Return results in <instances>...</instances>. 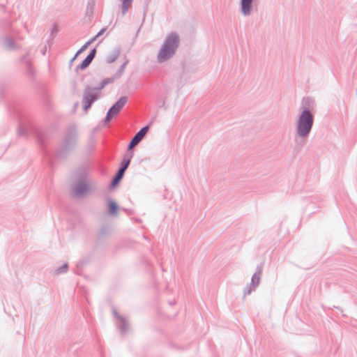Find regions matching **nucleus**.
Instances as JSON below:
<instances>
[{
    "label": "nucleus",
    "mask_w": 357,
    "mask_h": 357,
    "mask_svg": "<svg viewBox=\"0 0 357 357\" xmlns=\"http://www.w3.org/2000/svg\"><path fill=\"white\" fill-rule=\"evenodd\" d=\"M68 270V264L67 263H66L55 270V274L59 275V274L66 273H67Z\"/></svg>",
    "instance_id": "23"
},
{
    "label": "nucleus",
    "mask_w": 357,
    "mask_h": 357,
    "mask_svg": "<svg viewBox=\"0 0 357 357\" xmlns=\"http://www.w3.org/2000/svg\"><path fill=\"white\" fill-rule=\"evenodd\" d=\"M105 86H103L102 85V82H101L98 86H97V87H92V89H93V91H96L97 93L98 94L99 91H100L102 89H104Z\"/></svg>",
    "instance_id": "28"
},
{
    "label": "nucleus",
    "mask_w": 357,
    "mask_h": 357,
    "mask_svg": "<svg viewBox=\"0 0 357 357\" xmlns=\"http://www.w3.org/2000/svg\"><path fill=\"white\" fill-rule=\"evenodd\" d=\"M98 98V94L96 91H93L92 87L86 86L83 92L82 105L83 109L87 111L91 108L93 103Z\"/></svg>",
    "instance_id": "4"
},
{
    "label": "nucleus",
    "mask_w": 357,
    "mask_h": 357,
    "mask_svg": "<svg viewBox=\"0 0 357 357\" xmlns=\"http://www.w3.org/2000/svg\"><path fill=\"white\" fill-rule=\"evenodd\" d=\"M133 155H134L133 152H130V151L128 152V151H127V153L124 155V156L120 163V166H119V168L118 169V170L123 172L125 173V172L126 171V169H128V167H129V165L130 164V162H131V160H132Z\"/></svg>",
    "instance_id": "14"
},
{
    "label": "nucleus",
    "mask_w": 357,
    "mask_h": 357,
    "mask_svg": "<svg viewBox=\"0 0 357 357\" xmlns=\"http://www.w3.org/2000/svg\"><path fill=\"white\" fill-rule=\"evenodd\" d=\"M112 312L114 316L119 320L117 326L121 331V333H126L128 328L127 319L125 317L120 315L115 308H113Z\"/></svg>",
    "instance_id": "9"
},
{
    "label": "nucleus",
    "mask_w": 357,
    "mask_h": 357,
    "mask_svg": "<svg viewBox=\"0 0 357 357\" xmlns=\"http://www.w3.org/2000/svg\"><path fill=\"white\" fill-rule=\"evenodd\" d=\"M125 173L123 172L117 170L115 175L112 178L111 183H110V187L112 188H115L119 182L121 181L124 176Z\"/></svg>",
    "instance_id": "17"
},
{
    "label": "nucleus",
    "mask_w": 357,
    "mask_h": 357,
    "mask_svg": "<svg viewBox=\"0 0 357 357\" xmlns=\"http://www.w3.org/2000/svg\"><path fill=\"white\" fill-rule=\"evenodd\" d=\"M315 108V103L313 99L310 97L303 98L301 102L302 112H306L308 114H312Z\"/></svg>",
    "instance_id": "13"
},
{
    "label": "nucleus",
    "mask_w": 357,
    "mask_h": 357,
    "mask_svg": "<svg viewBox=\"0 0 357 357\" xmlns=\"http://www.w3.org/2000/svg\"><path fill=\"white\" fill-rule=\"evenodd\" d=\"M133 0H123L121 9H122V15H125L131 6Z\"/></svg>",
    "instance_id": "20"
},
{
    "label": "nucleus",
    "mask_w": 357,
    "mask_h": 357,
    "mask_svg": "<svg viewBox=\"0 0 357 357\" xmlns=\"http://www.w3.org/2000/svg\"><path fill=\"white\" fill-rule=\"evenodd\" d=\"M89 261V258H83L80 259L76 264L75 273L77 275H81V271L83 266L86 264Z\"/></svg>",
    "instance_id": "19"
},
{
    "label": "nucleus",
    "mask_w": 357,
    "mask_h": 357,
    "mask_svg": "<svg viewBox=\"0 0 357 357\" xmlns=\"http://www.w3.org/2000/svg\"><path fill=\"white\" fill-rule=\"evenodd\" d=\"M18 135L20 136H26L27 135V130L25 128L20 126L18 128Z\"/></svg>",
    "instance_id": "26"
},
{
    "label": "nucleus",
    "mask_w": 357,
    "mask_h": 357,
    "mask_svg": "<svg viewBox=\"0 0 357 357\" xmlns=\"http://www.w3.org/2000/svg\"><path fill=\"white\" fill-rule=\"evenodd\" d=\"M114 116H112L110 113L108 112H107L106 116L105 118V122L108 123L109 122Z\"/></svg>",
    "instance_id": "29"
},
{
    "label": "nucleus",
    "mask_w": 357,
    "mask_h": 357,
    "mask_svg": "<svg viewBox=\"0 0 357 357\" xmlns=\"http://www.w3.org/2000/svg\"><path fill=\"white\" fill-rule=\"evenodd\" d=\"M253 1L254 0H241L240 9L243 15L249 16L251 15Z\"/></svg>",
    "instance_id": "12"
},
{
    "label": "nucleus",
    "mask_w": 357,
    "mask_h": 357,
    "mask_svg": "<svg viewBox=\"0 0 357 357\" xmlns=\"http://www.w3.org/2000/svg\"><path fill=\"white\" fill-rule=\"evenodd\" d=\"M263 270V264H260L257 266L256 271L255 273L252 275L251 278V282L247 285V287L244 289L243 296H245L252 293V291H255L257 287L260 283L261 275Z\"/></svg>",
    "instance_id": "5"
},
{
    "label": "nucleus",
    "mask_w": 357,
    "mask_h": 357,
    "mask_svg": "<svg viewBox=\"0 0 357 357\" xmlns=\"http://www.w3.org/2000/svg\"><path fill=\"white\" fill-rule=\"evenodd\" d=\"M89 190V185L86 183L81 181L75 184L73 188V194L74 196H82Z\"/></svg>",
    "instance_id": "11"
},
{
    "label": "nucleus",
    "mask_w": 357,
    "mask_h": 357,
    "mask_svg": "<svg viewBox=\"0 0 357 357\" xmlns=\"http://www.w3.org/2000/svg\"><path fill=\"white\" fill-rule=\"evenodd\" d=\"M180 45V38L177 33L172 32L165 37L158 51L157 61L159 63L167 61L176 52Z\"/></svg>",
    "instance_id": "2"
},
{
    "label": "nucleus",
    "mask_w": 357,
    "mask_h": 357,
    "mask_svg": "<svg viewBox=\"0 0 357 357\" xmlns=\"http://www.w3.org/2000/svg\"><path fill=\"white\" fill-rule=\"evenodd\" d=\"M91 45V42H86L84 45L81 47V48L76 52L75 56L73 57V59L70 61V65L76 59L77 56H79V54L83 52L84 50H86V48Z\"/></svg>",
    "instance_id": "21"
},
{
    "label": "nucleus",
    "mask_w": 357,
    "mask_h": 357,
    "mask_svg": "<svg viewBox=\"0 0 357 357\" xmlns=\"http://www.w3.org/2000/svg\"><path fill=\"white\" fill-rule=\"evenodd\" d=\"M96 55V49L93 48L87 56L82 61V62L75 68V72L78 73L79 70L86 69L94 59Z\"/></svg>",
    "instance_id": "8"
},
{
    "label": "nucleus",
    "mask_w": 357,
    "mask_h": 357,
    "mask_svg": "<svg viewBox=\"0 0 357 357\" xmlns=\"http://www.w3.org/2000/svg\"><path fill=\"white\" fill-rule=\"evenodd\" d=\"M151 123H150L149 125L144 126L132 138L130 142H129L127 148V151L128 152H132V149L143 139V138L145 137L146 133L148 132L149 130V125Z\"/></svg>",
    "instance_id": "6"
},
{
    "label": "nucleus",
    "mask_w": 357,
    "mask_h": 357,
    "mask_svg": "<svg viewBox=\"0 0 357 357\" xmlns=\"http://www.w3.org/2000/svg\"><path fill=\"white\" fill-rule=\"evenodd\" d=\"M128 63H129V60L128 59H126L124 63L120 66L119 69L114 74L115 77H117L119 79V78H120L121 77V75L124 73L125 68L128 65Z\"/></svg>",
    "instance_id": "22"
},
{
    "label": "nucleus",
    "mask_w": 357,
    "mask_h": 357,
    "mask_svg": "<svg viewBox=\"0 0 357 357\" xmlns=\"http://www.w3.org/2000/svg\"><path fill=\"white\" fill-rule=\"evenodd\" d=\"M109 231V229L106 226H103L101 227L100 229V234H99V236H103L106 234H107Z\"/></svg>",
    "instance_id": "27"
},
{
    "label": "nucleus",
    "mask_w": 357,
    "mask_h": 357,
    "mask_svg": "<svg viewBox=\"0 0 357 357\" xmlns=\"http://www.w3.org/2000/svg\"><path fill=\"white\" fill-rule=\"evenodd\" d=\"M314 116L306 112H301L296 122V135L302 139L308 137L314 124Z\"/></svg>",
    "instance_id": "3"
},
{
    "label": "nucleus",
    "mask_w": 357,
    "mask_h": 357,
    "mask_svg": "<svg viewBox=\"0 0 357 357\" xmlns=\"http://www.w3.org/2000/svg\"><path fill=\"white\" fill-rule=\"evenodd\" d=\"M57 31V28L56 26H54V27L52 28V32H56Z\"/></svg>",
    "instance_id": "30"
},
{
    "label": "nucleus",
    "mask_w": 357,
    "mask_h": 357,
    "mask_svg": "<svg viewBox=\"0 0 357 357\" xmlns=\"http://www.w3.org/2000/svg\"><path fill=\"white\" fill-rule=\"evenodd\" d=\"M35 137H36L40 146L43 148V154L44 158L48 160L51 165H53L54 160H64L73 153L78 142V130L75 123L68 125L65 130L63 138L59 147L54 154L50 153L44 147V135L38 131L35 130Z\"/></svg>",
    "instance_id": "1"
},
{
    "label": "nucleus",
    "mask_w": 357,
    "mask_h": 357,
    "mask_svg": "<svg viewBox=\"0 0 357 357\" xmlns=\"http://www.w3.org/2000/svg\"><path fill=\"white\" fill-rule=\"evenodd\" d=\"M108 202V213L109 215H114L117 213L118 204L111 199H107Z\"/></svg>",
    "instance_id": "18"
},
{
    "label": "nucleus",
    "mask_w": 357,
    "mask_h": 357,
    "mask_svg": "<svg viewBox=\"0 0 357 357\" xmlns=\"http://www.w3.org/2000/svg\"><path fill=\"white\" fill-rule=\"evenodd\" d=\"M127 96H121L107 111L114 117L121 112L128 102Z\"/></svg>",
    "instance_id": "7"
},
{
    "label": "nucleus",
    "mask_w": 357,
    "mask_h": 357,
    "mask_svg": "<svg viewBox=\"0 0 357 357\" xmlns=\"http://www.w3.org/2000/svg\"><path fill=\"white\" fill-rule=\"evenodd\" d=\"M21 62L23 63L25 66L26 75L30 77H33L34 76V71L31 67V63L29 58V54H26L21 57Z\"/></svg>",
    "instance_id": "15"
},
{
    "label": "nucleus",
    "mask_w": 357,
    "mask_h": 357,
    "mask_svg": "<svg viewBox=\"0 0 357 357\" xmlns=\"http://www.w3.org/2000/svg\"><path fill=\"white\" fill-rule=\"evenodd\" d=\"M3 47L8 51H15L20 48L18 43L12 37L8 36L3 38Z\"/></svg>",
    "instance_id": "10"
},
{
    "label": "nucleus",
    "mask_w": 357,
    "mask_h": 357,
    "mask_svg": "<svg viewBox=\"0 0 357 357\" xmlns=\"http://www.w3.org/2000/svg\"><path fill=\"white\" fill-rule=\"evenodd\" d=\"M169 303L170 305H173L176 303V301H169Z\"/></svg>",
    "instance_id": "31"
},
{
    "label": "nucleus",
    "mask_w": 357,
    "mask_h": 357,
    "mask_svg": "<svg viewBox=\"0 0 357 357\" xmlns=\"http://www.w3.org/2000/svg\"><path fill=\"white\" fill-rule=\"evenodd\" d=\"M118 78L117 77H115V75H114L113 77H109V78H105L104 79L102 80V85L103 86H107V84H111L112 82H114V80L117 79Z\"/></svg>",
    "instance_id": "24"
},
{
    "label": "nucleus",
    "mask_w": 357,
    "mask_h": 357,
    "mask_svg": "<svg viewBox=\"0 0 357 357\" xmlns=\"http://www.w3.org/2000/svg\"><path fill=\"white\" fill-rule=\"evenodd\" d=\"M106 31V28H102L100 30V31L91 39L88 40L87 42H91V44L93 43L96 39H98L100 36H101Z\"/></svg>",
    "instance_id": "25"
},
{
    "label": "nucleus",
    "mask_w": 357,
    "mask_h": 357,
    "mask_svg": "<svg viewBox=\"0 0 357 357\" xmlns=\"http://www.w3.org/2000/svg\"><path fill=\"white\" fill-rule=\"evenodd\" d=\"M121 53V49L119 47H115L112 52L107 56L106 57V62L108 64H110L113 62H114L118 57L119 56Z\"/></svg>",
    "instance_id": "16"
}]
</instances>
